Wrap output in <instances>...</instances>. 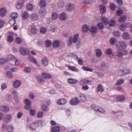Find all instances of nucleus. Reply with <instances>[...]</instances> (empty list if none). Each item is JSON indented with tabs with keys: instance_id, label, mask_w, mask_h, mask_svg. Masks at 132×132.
<instances>
[{
	"instance_id": "nucleus-57",
	"label": "nucleus",
	"mask_w": 132,
	"mask_h": 132,
	"mask_svg": "<svg viewBox=\"0 0 132 132\" xmlns=\"http://www.w3.org/2000/svg\"><path fill=\"white\" fill-rule=\"evenodd\" d=\"M82 68L84 70L89 71L90 72H92L93 69H91L89 68H88L86 67L83 66L82 67Z\"/></svg>"
},
{
	"instance_id": "nucleus-9",
	"label": "nucleus",
	"mask_w": 132,
	"mask_h": 132,
	"mask_svg": "<svg viewBox=\"0 0 132 132\" xmlns=\"http://www.w3.org/2000/svg\"><path fill=\"white\" fill-rule=\"evenodd\" d=\"M123 38L126 40H128L130 37V34L127 32H125L122 34Z\"/></svg>"
},
{
	"instance_id": "nucleus-54",
	"label": "nucleus",
	"mask_w": 132,
	"mask_h": 132,
	"mask_svg": "<svg viewBox=\"0 0 132 132\" xmlns=\"http://www.w3.org/2000/svg\"><path fill=\"white\" fill-rule=\"evenodd\" d=\"M118 75L120 76L125 75L124 71L123 70H119L118 72Z\"/></svg>"
},
{
	"instance_id": "nucleus-34",
	"label": "nucleus",
	"mask_w": 132,
	"mask_h": 132,
	"mask_svg": "<svg viewBox=\"0 0 132 132\" xmlns=\"http://www.w3.org/2000/svg\"><path fill=\"white\" fill-rule=\"evenodd\" d=\"M96 55L97 56L100 57L102 55V52L100 49H96Z\"/></svg>"
},
{
	"instance_id": "nucleus-33",
	"label": "nucleus",
	"mask_w": 132,
	"mask_h": 132,
	"mask_svg": "<svg viewBox=\"0 0 132 132\" xmlns=\"http://www.w3.org/2000/svg\"><path fill=\"white\" fill-rule=\"evenodd\" d=\"M40 32L43 34H45L47 32V30L46 28L44 27H41L40 30Z\"/></svg>"
},
{
	"instance_id": "nucleus-4",
	"label": "nucleus",
	"mask_w": 132,
	"mask_h": 132,
	"mask_svg": "<svg viewBox=\"0 0 132 132\" xmlns=\"http://www.w3.org/2000/svg\"><path fill=\"white\" fill-rule=\"evenodd\" d=\"M19 51L22 55H25L29 53V51L27 48H24L21 47L20 48Z\"/></svg>"
},
{
	"instance_id": "nucleus-13",
	"label": "nucleus",
	"mask_w": 132,
	"mask_h": 132,
	"mask_svg": "<svg viewBox=\"0 0 132 132\" xmlns=\"http://www.w3.org/2000/svg\"><path fill=\"white\" fill-rule=\"evenodd\" d=\"M0 110L5 112H8L10 111L9 108L8 106H2L0 107Z\"/></svg>"
},
{
	"instance_id": "nucleus-44",
	"label": "nucleus",
	"mask_w": 132,
	"mask_h": 132,
	"mask_svg": "<svg viewBox=\"0 0 132 132\" xmlns=\"http://www.w3.org/2000/svg\"><path fill=\"white\" fill-rule=\"evenodd\" d=\"M126 19V16H125L123 15L120 17L119 19V21L120 22H122L125 21Z\"/></svg>"
},
{
	"instance_id": "nucleus-36",
	"label": "nucleus",
	"mask_w": 132,
	"mask_h": 132,
	"mask_svg": "<svg viewBox=\"0 0 132 132\" xmlns=\"http://www.w3.org/2000/svg\"><path fill=\"white\" fill-rule=\"evenodd\" d=\"M15 58L14 56L11 54H10L7 56V59L8 62V60H14Z\"/></svg>"
},
{
	"instance_id": "nucleus-30",
	"label": "nucleus",
	"mask_w": 132,
	"mask_h": 132,
	"mask_svg": "<svg viewBox=\"0 0 132 132\" xmlns=\"http://www.w3.org/2000/svg\"><path fill=\"white\" fill-rule=\"evenodd\" d=\"M127 27L125 23H123L120 27V29L122 31L126 30Z\"/></svg>"
},
{
	"instance_id": "nucleus-55",
	"label": "nucleus",
	"mask_w": 132,
	"mask_h": 132,
	"mask_svg": "<svg viewBox=\"0 0 132 132\" xmlns=\"http://www.w3.org/2000/svg\"><path fill=\"white\" fill-rule=\"evenodd\" d=\"M124 81V79L122 78H121L118 80L117 82V85L122 84L123 83Z\"/></svg>"
},
{
	"instance_id": "nucleus-41",
	"label": "nucleus",
	"mask_w": 132,
	"mask_h": 132,
	"mask_svg": "<svg viewBox=\"0 0 132 132\" xmlns=\"http://www.w3.org/2000/svg\"><path fill=\"white\" fill-rule=\"evenodd\" d=\"M7 129L9 132H12L13 129V127L12 125H10L7 126Z\"/></svg>"
},
{
	"instance_id": "nucleus-29",
	"label": "nucleus",
	"mask_w": 132,
	"mask_h": 132,
	"mask_svg": "<svg viewBox=\"0 0 132 132\" xmlns=\"http://www.w3.org/2000/svg\"><path fill=\"white\" fill-rule=\"evenodd\" d=\"M97 29L95 27H93L89 29L90 32L92 34H94L97 32Z\"/></svg>"
},
{
	"instance_id": "nucleus-5",
	"label": "nucleus",
	"mask_w": 132,
	"mask_h": 132,
	"mask_svg": "<svg viewBox=\"0 0 132 132\" xmlns=\"http://www.w3.org/2000/svg\"><path fill=\"white\" fill-rule=\"evenodd\" d=\"M80 102V101L78 100L77 98L75 97L71 100L70 104L72 105H76L78 104Z\"/></svg>"
},
{
	"instance_id": "nucleus-26",
	"label": "nucleus",
	"mask_w": 132,
	"mask_h": 132,
	"mask_svg": "<svg viewBox=\"0 0 132 132\" xmlns=\"http://www.w3.org/2000/svg\"><path fill=\"white\" fill-rule=\"evenodd\" d=\"M68 68L70 70L72 71H73L76 72H78L79 71L78 69L75 67H72L71 66L69 65L68 67Z\"/></svg>"
},
{
	"instance_id": "nucleus-53",
	"label": "nucleus",
	"mask_w": 132,
	"mask_h": 132,
	"mask_svg": "<svg viewBox=\"0 0 132 132\" xmlns=\"http://www.w3.org/2000/svg\"><path fill=\"white\" fill-rule=\"evenodd\" d=\"M24 102L26 105H30L31 101L28 98H26L24 100Z\"/></svg>"
},
{
	"instance_id": "nucleus-59",
	"label": "nucleus",
	"mask_w": 132,
	"mask_h": 132,
	"mask_svg": "<svg viewBox=\"0 0 132 132\" xmlns=\"http://www.w3.org/2000/svg\"><path fill=\"white\" fill-rule=\"evenodd\" d=\"M31 31V32L33 34H35L37 32V30L35 27H32Z\"/></svg>"
},
{
	"instance_id": "nucleus-49",
	"label": "nucleus",
	"mask_w": 132,
	"mask_h": 132,
	"mask_svg": "<svg viewBox=\"0 0 132 132\" xmlns=\"http://www.w3.org/2000/svg\"><path fill=\"white\" fill-rule=\"evenodd\" d=\"M114 114L118 116H122L123 114V112L121 111H119L114 113Z\"/></svg>"
},
{
	"instance_id": "nucleus-7",
	"label": "nucleus",
	"mask_w": 132,
	"mask_h": 132,
	"mask_svg": "<svg viewBox=\"0 0 132 132\" xmlns=\"http://www.w3.org/2000/svg\"><path fill=\"white\" fill-rule=\"evenodd\" d=\"M117 51L116 53V55L117 56L119 57H120L122 56L126 55L127 53V51L126 50H124L123 51Z\"/></svg>"
},
{
	"instance_id": "nucleus-48",
	"label": "nucleus",
	"mask_w": 132,
	"mask_h": 132,
	"mask_svg": "<svg viewBox=\"0 0 132 132\" xmlns=\"http://www.w3.org/2000/svg\"><path fill=\"white\" fill-rule=\"evenodd\" d=\"M43 112L41 111H38L37 114V117L39 118H41L43 117Z\"/></svg>"
},
{
	"instance_id": "nucleus-18",
	"label": "nucleus",
	"mask_w": 132,
	"mask_h": 132,
	"mask_svg": "<svg viewBox=\"0 0 132 132\" xmlns=\"http://www.w3.org/2000/svg\"><path fill=\"white\" fill-rule=\"evenodd\" d=\"M59 18L61 20H65L67 19V15L65 13L63 12L59 15Z\"/></svg>"
},
{
	"instance_id": "nucleus-21",
	"label": "nucleus",
	"mask_w": 132,
	"mask_h": 132,
	"mask_svg": "<svg viewBox=\"0 0 132 132\" xmlns=\"http://www.w3.org/2000/svg\"><path fill=\"white\" fill-rule=\"evenodd\" d=\"M68 82L70 84H75L78 82V80L73 79L69 78L68 79Z\"/></svg>"
},
{
	"instance_id": "nucleus-43",
	"label": "nucleus",
	"mask_w": 132,
	"mask_h": 132,
	"mask_svg": "<svg viewBox=\"0 0 132 132\" xmlns=\"http://www.w3.org/2000/svg\"><path fill=\"white\" fill-rule=\"evenodd\" d=\"M79 97L82 101H84L86 100V97L83 94H80Z\"/></svg>"
},
{
	"instance_id": "nucleus-39",
	"label": "nucleus",
	"mask_w": 132,
	"mask_h": 132,
	"mask_svg": "<svg viewBox=\"0 0 132 132\" xmlns=\"http://www.w3.org/2000/svg\"><path fill=\"white\" fill-rule=\"evenodd\" d=\"M7 40L9 43L12 42L14 40V38L11 35L7 37Z\"/></svg>"
},
{
	"instance_id": "nucleus-27",
	"label": "nucleus",
	"mask_w": 132,
	"mask_h": 132,
	"mask_svg": "<svg viewBox=\"0 0 132 132\" xmlns=\"http://www.w3.org/2000/svg\"><path fill=\"white\" fill-rule=\"evenodd\" d=\"M60 128L58 127L55 126L52 128L51 130V132H60Z\"/></svg>"
},
{
	"instance_id": "nucleus-11",
	"label": "nucleus",
	"mask_w": 132,
	"mask_h": 132,
	"mask_svg": "<svg viewBox=\"0 0 132 132\" xmlns=\"http://www.w3.org/2000/svg\"><path fill=\"white\" fill-rule=\"evenodd\" d=\"M47 11L46 9L41 8L40 9L39 13L41 16H43L46 14Z\"/></svg>"
},
{
	"instance_id": "nucleus-45",
	"label": "nucleus",
	"mask_w": 132,
	"mask_h": 132,
	"mask_svg": "<svg viewBox=\"0 0 132 132\" xmlns=\"http://www.w3.org/2000/svg\"><path fill=\"white\" fill-rule=\"evenodd\" d=\"M116 39L114 38H112L110 40V44L112 45H114L116 43Z\"/></svg>"
},
{
	"instance_id": "nucleus-2",
	"label": "nucleus",
	"mask_w": 132,
	"mask_h": 132,
	"mask_svg": "<svg viewBox=\"0 0 132 132\" xmlns=\"http://www.w3.org/2000/svg\"><path fill=\"white\" fill-rule=\"evenodd\" d=\"M117 48L119 51H122L125 49L126 47V43L123 41H121L119 42V44H117L116 45Z\"/></svg>"
},
{
	"instance_id": "nucleus-61",
	"label": "nucleus",
	"mask_w": 132,
	"mask_h": 132,
	"mask_svg": "<svg viewBox=\"0 0 132 132\" xmlns=\"http://www.w3.org/2000/svg\"><path fill=\"white\" fill-rule=\"evenodd\" d=\"M113 34L116 37H119L120 35V33L118 31H116L113 32Z\"/></svg>"
},
{
	"instance_id": "nucleus-10",
	"label": "nucleus",
	"mask_w": 132,
	"mask_h": 132,
	"mask_svg": "<svg viewBox=\"0 0 132 132\" xmlns=\"http://www.w3.org/2000/svg\"><path fill=\"white\" fill-rule=\"evenodd\" d=\"M21 84V82L19 80H16L13 82V86L14 88H17L19 87Z\"/></svg>"
},
{
	"instance_id": "nucleus-47",
	"label": "nucleus",
	"mask_w": 132,
	"mask_h": 132,
	"mask_svg": "<svg viewBox=\"0 0 132 132\" xmlns=\"http://www.w3.org/2000/svg\"><path fill=\"white\" fill-rule=\"evenodd\" d=\"M18 14L17 13L13 12L12 13L10 16V17L12 18L15 19L16 18H17Z\"/></svg>"
},
{
	"instance_id": "nucleus-38",
	"label": "nucleus",
	"mask_w": 132,
	"mask_h": 132,
	"mask_svg": "<svg viewBox=\"0 0 132 132\" xmlns=\"http://www.w3.org/2000/svg\"><path fill=\"white\" fill-rule=\"evenodd\" d=\"M22 17L24 19H26L28 18L29 16V14L27 11L24 12L22 14Z\"/></svg>"
},
{
	"instance_id": "nucleus-22",
	"label": "nucleus",
	"mask_w": 132,
	"mask_h": 132,
	"mask_svg": "<svg viewBox=\"0 0 132 132\" xmlns=\"http://www.w3.org/2000/svg\"><path fill=\"white\" fill-rule=\"evenodd\" d=\"M36 78L37 80L38 83L40 84H42L44 82V80L42 78L41 76H36Z\"/></svg>"
},
{
	"instance_id": "nucleus-15",
	"label": "nucleus",
	"mask_w": 132,
	"mask_h": 132,
	"mask_svg": "<svg viewBox=\"0 0 132 132\" xmlns=\"http://www.w3.org/2000/svg\"><path fill=\"white\" fill-rule=\"evenodd\" d=\"M39 127L38 123L37 122L32 123L30 126V128L33 130L36 129Z\"/></svg>"
},
{
	"instance_id": "nucleus-46",
	"label": "nucleus",
	"mask_w": 132,
	"mask_h": 132,
	"mask_svg": "<svg viewBox=\"0 0 132 132\" xmlns=\"http://www.w3.org/2000/svg\"><path fill=\"white\" fill-rule=\"evenodd\" d=\"M82 29L84 32H86L89 30L88 27L86 25H84L82 27Z\"/></svg>"
},
{
	"instance_id": "nucleus-17",
	"label": "nucleus",
	"mask_w": 132,
	"mask_h": 132,
	"mask_svg": "<svg viewBox=\"0 0 132 132\" xmlns=\"http://www.w3.org/2000/svg\"><path fill=\"white\" fill-rule=\"evenodd\" d=\"M66 103V100L64 98H61L58 100L57 103L59 104L62 105L65 104Z\"/></svg>"
},
{
	"instance_id": "nucleus-35",
	"label": "nucleus",
	"mask_w": 132,
	"mask_h": 132,
	"mask_svg": "<svg viewBox=\"0 0 132 132\" xmlns=\"http://www.w3.org/2000/svg\"><path fill=\"white\" fill-rule=\"evenodd\" d=\"M6 13V11L5 9L2 8L1 9L0 11V14L3 17L4 16Z\"/></svg>"
},
{
	"instance_id": "nucleus-56",
	"label": "nucleus",
	"mask_w": 132,
	"mask_h": 132,
	"mask_svg": "<svg viewBox=\"0 0 132 132\" xmlns=\"http://www.w3.org/2000/svg\"><path fill=\"white\" fill-rule=\"evenodd\" d=\"M124 71L125 75L131 74V70L129 69H126Z\"/></svg>"
},
{
	"instance_id": "nucleus-50",
	"label": "nucleus",
	"mask_w": 132,
	"mask_h": 132,
	"mask_svg": "<svg viewBox=\"0 0 132 132\" xmlns=\"http://www.w3.org/2000/svg\"><path fill=\"white\" fill-rule=\"evenodd\" d=\"M52 16L53 19L56 20L58 17V15L56 13L54 12L52 13Z\"/></svg>"
},
{
	"instance_id": "nucleus-24",
	"label": "nucleus",
	"mask_w": 132,
	"mask_h": 132,
	"mask_svg": "<svg viewBox=\"0 0 132 132\" xmlns=\"http://www.w3.org/2000/svg\"><path fill=\"white\" fill-rule=\"evenodd\" d=\"M28 58L29 60L33 63L37 64V62L35 59L34 57L29 55L28 56Z\"/></svg>"
},
{
	"instance_id": "nucleus-40",
	"label": "nucleus",
	"mask_w": 132,
	"mask_h": 132,
	"mask_svg": "<svg viewBox=\"0 0 132 132\" xmlns=\"http://www.w3.org/2000/svg\"><path fill=\"white\" fill-rule=\"evenodd\" d=\"M9 23L11 26H13L15 23V19L13 18H11L9 20Z\"/></svg>"
},
{
	"instance_id": "nucleus-31",
	"label": "nucleus",
	"mask_w": 132,
	"mask_h": 132,
	"mask_svg": "<svg viewBox=\"0 0 132 132\" xmlns=\"http://www.w3.org/2000/svg\"><path fill=\"white\" fill-rule=\"evenodd\" d=\"M11 116L10 114L6 115L5 117V119L7 122L10 121L11 119Z\"/></svg>"
},
{
	"instance_id": "nucleus-19",
	"label": "nucleus",
	"mask_w": 132,
	"mask_h": 132,
	"mask_svg": "<svg viewBox=\"0 0 132 132\" xmlns=\"http://www.w3.org/2000/svg\"><path fill=\"white\" fill-rule=\"evenodd\" d=\"M100 11L102 14H104L106 11L105 6L103 5H101L100 6Z\"/></svg>"
},
{
	"instance_id": "nucleus-3",
	"label": "nucleus",
	"mask_w": 132,
	"mask_h": 132,
	"mask_svg": "<svg viewBox=\"0 0 132 132\" xmlns=\"http://www.w3.org/2000/svg\"><path fill=\"white\" fill-rule=\"evenodd\" d=\"M11 93L14 95L13 98L16 101H18L19 100V98L18 96V92L15 90L11 89Z\"/></svg>"
},
{
	"instance_id": "nucleus-51",
	"label": "nucleus",
	"mask_w": 132,
	"mask_h": 132,
	"mask_svg": "<svg viewBox=\"0 0 132 132\" xmlns=\"http://www.w3.org/2000/svg\"><path fill=\"white\" fill-rule=\"evenodd\" d=\"M8 62V61L6 59L0 58V64L6 63Z\"/></svg>"
},
{
	"instance_id": "nucleus-58",
	"label": "nucleus",
	"mask_w": 132,
	"mask_h": 132,
	"mask_svg": "<svg viewBox=\"0 0 132 132\" xmlns=\"http://www.w3.org/2000/svg\"><path fill=\"white\" fill-rule=\"evenodd\" d=\"M58 5L59 7H62L64 6V4L62 1H61L58 3Z\"/></svg>"
},
{
	"instance_id": "nucleus-60",
	"label": "nucleus",
	"mask_w": 132,
	"mask_h": 132,
	"mask_svg": "<svg viewBox=\"0 0 132 132\" xmlns=\"http://www.w3.org/2000/svg\"><path fill=\"white\" fill-rule=\"evenodd\" d=\"M112 52V50L110 48L108 49L106 51V53L108 55H111Z\"/></svg>"
},
{
	"instance_id": "nucleus-64",
	"label": "nucleus",
	"mask_w": 132,
	"mask_h": 132,
	"mask_svg": "<svg viewBox=\"0 0 132 132\" xmlns=\"http://www.w3.org/2000/svg\"><path fill=\"white\" fill-rule=\"evenodd\" d=\"M115 22L113 20H112L110 21L109 22V24L110 26L113 27L114 26L115 24Z\"/></svg>"
},
{
	"instance_id": "nucleus-25",
	"label": "nucleus",
	"mask_w": 132,
	"mask_h": 132,
	"mask_svg": "<svg viewBox=\"0 0 132 132\" xmlns=\"http://www.w3.org/2000/svg\"><path fill=\"white\" fill-rule=\"evenodd\" d=\"M31 19L34 21L37 20L38 19V15L35 13L32 14L31 15Z\"/></svg>"
},
{
	"instance_id": "nucleus-1",
	"label": "nucleus",
	"mask_w": 132,
	"mask_h": 132,
	"mask_svg": "<svg viewBox=\"0 0 132 132\" xmlns=\"http://www.w3.org/2000/svg\"><path fill=\"white\" fill-rule=\"evenodd\" d=\"M79 35L78 34H76L72 38V36H70L69 40V43L68 44V46H71L73 42L74 43H76L78 41Z\"/></svg>"
},
{
	"instance_id": "nucleus-37",
	"label": "nucleus",
	"mask_w": 132,
	"mask_h": 132,
	"mask_svg": "<svg viewBox=\"0 0 132 132\" xmlns=\"http://www.w3.org/2000/svg\"><path fill=\"white\" fill-rule=\"evenodd\" d=\"M52 44L51 41L50 40L47 39L45 41L46 46L47 47H51Z\"/></svg>"
},
{
	"instance_id": "nucleus-63",
	"label": "nucleus",
	"mask_w": 132,
	"mask_h": 132,
	"mask_svg": "<svg viewBox=\"0 0 132 132\" xmlns=\"http://www.w3.org/2000/svg\"><path fill=\"white\" fill-rule=\"evenodd\" d=\"M123 11L122 10L119 9L117 11V15L118 16H120L122 14Z\"/></svg>"
},
{
	"instance_id": "nucleus-52",
	"label": "nucleus",
	"mask_w": 132,
	"mask_h": 132,
	"mask_svg": "<svg viewBox=\"0 0 132 132\" xmlns=\"http://www.w3.org/2000/svg\"><path fill=\"white\" fill-rule=\"evenodd\" d=\"M102 21L103 24L105 25H106L108 23V19L104 17H103L102 18Z\"/></svg>"
},
{
	"instance_id": "nucleus-28",
	"label": "nucleus",
	"mask_w": 132,
	"mask_h": 132,
	"mask_svg": "<svg viewBox=\"0 0 132 132\" xmlns=\"http://www.w3.org/2000/svg\"><path fill=\"white\" fill-rule=\"evenodd\" d=\"M42 63L45 66H47L48 64V62L46 58H43L41 61Z\"/></svg>"
},
{
	"instance_id": "nucleus-8",
	"label": "nucleus",
	"mask_w": 132,
	"mask_h": 132,
	"mask_svg": "<svg viewBox=\"0 0 132 132\" xmlns=\"http://www.w3.org/2000/svg\"><path fill=\"white\" fill-rule=\"evenodd\" d=\"M67 9L69 11H72L75 9L74 5L73 4L70 3L67 5Z\"/></svg>"
},
{
	"instance_id": "nucleus-14",
	"label": "nucleus",
	"mask_w": 132,
	"mask_h": 132,
	"mask_svg": "<svg viewBox=\"0 0 132 132\" xmlns=\"http://www.w3.org/2000/svg\"><path fill=\"white\" fill-rule=\"evenodd\" d=\"M42 76L43 78L48 79L51 78V75L45 72H43L42 73Z\"/></svg>"
},
{
	"instance_id": "nucleus-42",
	"label": "nucleus",
	"mask_w": 132,
	"mask_h": 132,
	"mask_svg": "<svg viewBox=\"0 0 132 132\" xmlns=\"http://www.w3.org/2000/svg\"><path fill=\"white\" fill-rule=\"evenodd\" d=\"M27 9L28 10L32 11L33 9V6L32 4H27Z\"/></svg>"
},
{
	"instance_id": "nucleus-32",
	"label": "nucleus",
	"mask_w": 132,
	"mask_h": 132,
	"mask_svg": "<svg viewBox=\"0 0 132 132\" xmlns=\"http://www.w3.org/2000/svg\"><path fill=\"white\" fill-rule=\"evenodd\" d=\"M97 89L98 92H103L104 90V89L101 84H99L98 85Z\"/></svg>"
},
{
	"instance_id": "nucleus-20",
	"label": "nucleus",
	"mask_w": 132,
	"mask_h": 132,
	"mask_svg": "<svg viewBox=\"0 0 132 132\" xmlns=\"http://www.w3.org/2000/svg\"><path fill=\"white\" fill-rule=\"evenodd\" d=\"M89 81V80H88L82 79L80 81L79 84L81 85H84L88 83Z\"/></svg>"
},
{
	"instance_id": "nucleus-23",
	"label": "nucleus",
	"mask_w": 132,
	"mask_h": 132,
	"mask_svg": "<svg viewBox=\"0 0 132 132\" xmlns=\"http://www.w3.org/2000/svg\"><path fill=\"white\" fill-rule=\"evenodd\" d=\"M39 4L42 8H43L44 7H45L46 3V2L45 0H40L39 3Z\"/></svg>"
},
{
	"instance_id": "nucleus-62",
	"label": "nucleus",
	"mask_w": 132,
	"mask_h": 132,
	"mask_svg": "<svg viewBox=\"0 0 132 132\" xmlns=\"http://www.w3.org/2000/svg\"><path fill=\"white\" fill-rule=\"evenodd\" d=\"M6 75L7 77L9 78H11L13 77L12 73L10 71H8L7 72Z\"/></svg>"
},
{
	"instance_id": "nucleus-12",
	"label": "nucleus",
	"mask_w": 132,
	"mask_h": 132,
	"mask_svg": "<svg viewBox=\"0 0 132 132\" xmlns=\"http://www.w3.org/2000/svg\"><path fill=\"white\" fill-rule=\"evenodd\" d=\"M125 96L123 95H118L117 97V100L119 101L122 102L125 99Z\"/></svg>"
},
{
	"instance_id": "nucleus-6",
	"label": "nucleus",
	"mask_w": 132,
	"mask_h": 132,
	"mask_svg": "<svg viewBox=\"0 0 132 132\" xmlns=\"http://www.w3.org/2000/svg\"><path fill=\"white\" fill-rule=\"evenodd\" d=\"M24 0H18L16 5V8L18 9H21L23 6Z\"/></svg>"
},
{
	"instance_id": "nucleus-16",
	"label": "nucleus",
	"mask_w": 132,
	"mask_h": 132,
	"mask_svg": "<svg viewBox=\"0 0 132 132\" xmlns=\"http://www.w3.org/2000/svg\"><path fill=\"white\" fill-rule=\"evenodd\" d=\"M60 42L58 40L54 41L53 43V46L54 48L58 47L60 44Z\"/></svg>"
}]
</instances>
